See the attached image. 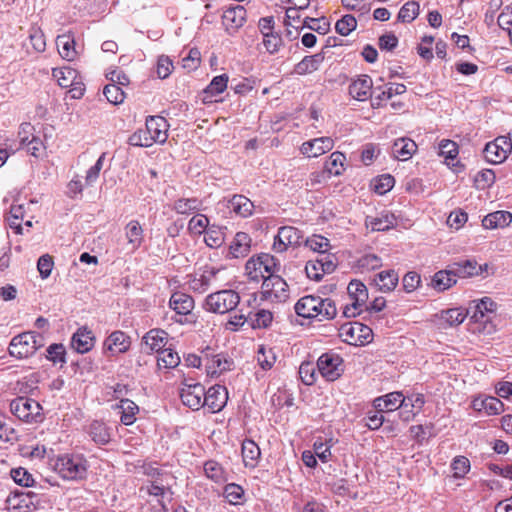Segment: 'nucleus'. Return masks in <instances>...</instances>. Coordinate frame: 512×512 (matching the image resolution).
<instances>
[{
  "instance_id": "obj_1",
  "label": "nucleus",
  "mask_w": 512,
  "mask_h": 512,
  "mask_svg": "<svg viewBox=\"0 0 512 512\" xmlns=\"http://www.w3.org/2000/svg\"><path fill=\"white\" fill-rule=\"evenodd\" d=\"M168 123L164 117L150 116L145 128L138 129L128 138V144L137 147H150L154 143L163 144L168 138Z\"/></svg>"
},
{
  "instance_id": "obj_2",
  "label": "nucleus",
  "mask_w": 512,
  "mask_h": 512,
  "mask_svg": "<svg viewBox=\"0 0 512 512\" xmlns=\"http://www.w3.org/2000/svg\"><path fill=\"white\" fill-rule=\"evenodd\" d=\"M44 346V338L35 331H27L14 336L9 345V354L17 359L32 356Z\"/></svg>"
},
{
  "instance_id": "obj_3",
  "label": "nucleus",
  "mask_w": 512,
  "mask_h": 512,
  "mask_svg": "<svg viewBox=\"0 0 512 512\" xmlns=\"http://www.w3.org/2000/svg\"><path fill=\"white\" fill-rule=\"evenodd\" d=\"M55 471L66 480L84 479L87 473V461L80 455H62L57 458Z\"/></svg>"
},
{
  "instance_id": "obj_4",
  "label": "nucleus",
  "mask_w": 512,
  "mask_h": 512,
  "mask_svg": "<svg viewBox=\"0 0 512 512\" xmlns=\"http://www.w3.org/2000/svg\"><path fill=\"white\" fill-rule=\"evenodd\" d=\"M240 302L239 294L230 289L220 290L209 294L204 303L206 311L225 314L232 311Z\"/></svg>"
},
{
  "instance_id": "obj_5",
  "label": "nucleus",
  "mask_w": 512,
  "mask_h": 512,
  "mask_svg": "<svg viewBox=\"0 0 512 512\" xmlns=\"http://www.w3.org/2000/svg\"><path fill=\"white\" fill-rule=\"evenodd\" d=\"M10 411L18 419L25 422H39L42 420V407L34 399L19 396L10 402Z\"/></svg>"
},
{
  "instance_id": "obj_6",
  "label": "nucleus",
  "mask_w": 512,
  "mask_h": 512,
  "mask_svg": "<svg viewBox=\"0 0 512 512\" xmlns=\"http://www.w3.org/2000/svg\"><path fill=\"white\" fill-rule=\"evenodd\" d=\"M278 270L277 260L270 254H261L256 258L252 257L245 264L246 274L253 281L264 280L267 277L264 273L270 275Z\"/></svg>"
},
{
  "instance_id": "obj_7",
  "label": "nucleus",
  "mask_w": 512,
  "mask_h": 512,
  "mask_svg": "<svg viewBox=\"0 0 512 512\" xmlns=\"http://www.w3.org/2000/svg\"><path fill=\"white\" fill-rule=\"evenodd\" d=\"M261 294L265 300L284 302L289 297L288 285L282 277L272 273L264 279Z\"/></svg>"
},
{
  "instance_id": "obj_8",
  "label": "nucleus",
  "mask_w": 512,
  "mask_h": 512,
  "mask_svg": "<svg viewBox=\"0 0 512 512\" xmlns=\"http://www.w3.org/2000/svg\"><path fill=\"white\" fill-rule=\"evenodd\" d=\"M512 151V140L508 136H499L485 145V159L492 164H500Z\"/></svg>"
},
{
  "instance_id": "obj_9",
  "label": "nucleus",
  "mask_w": 512,
  "mask_h": 512,
  "mask_svg": "<svg viewBox=\"0 0 512 512\" xmlns=\"http://www.w3.org/2000/svg\"><path fill=\"white\" fill-rule=\"evenodd\" d=\"M339 336L343 342L357 345L369 342L372 337V330L359 322L345 323L339 328Z\"/></svg>"
},
{
  "instance_id": "obj_10",
  "label": "nucleus",
  "mask_w": 512,
  "mask_h": 512,
  "mask_svg": "<svg viewBox=\"0 0 512 512\" xmlns=\"http://www.w3.org/2000/svg\"><path fill=\"white\" fill-rule=\"evenodd\" d=\"M342 358L335 353H324L317 361V367L321 375L328 381H334L342 373Z\"/></svg>"
},
{
  "instance_id": "obj_11",
  "label": "nucleus",
  "mask_w": 512,
  "mask_h": 512,
  "mask_svg": "<svg viewBox=\"0 0 512 512\" xmlns=\"http://www.w3.org/2000/svg\"><path fill=\"white\" fill-rule=\"evenodd\" d=\"M205 395V388L200 383H185L180 390L182 403L194 411L204 407Z\"/></svg>"
},
{
  "instance_id": "obj_12",
  "label": "nucleus",
  "mask_w": 512,
  "mask_h": 512,
  "mask_svg": "<svg viewBox=\"0 0 512 512\" xmlns=\"http://www.w3.org/2000/svg\"><path fill=\"white\" fill-rule=\"evenodd\" d=\"M303 241L302 232L293 226H283L279 228L273 244V248L278 252H283L289 246H298Z\"/></svg>"
},
{
  "instance_id": "obj_13",
  "label": "nucleus",
  "mask_w": 512,
  "mask_h": 512,
  "mask_svg": "<svg viewBox=\"0 0 512 512\" xmlns=\"http://www.w3.org/2000/svg\"><path fill=\"white\" fill-rule=\"evenodd\" d=\"M247 12L241 5L229 7L222 15V22L228 34H235L246 22Z\"/></svg>"
},
{
  "instance_id": "obj_14",
  "label": "nucleus",
  "mask_w": 512,
  "mask_h": 512,
  "mask_svg": "<svg viewBox=\"0 0 512 512\" xmlns=\"http://www.w3.org/2000/svg\"><path fill=\"white\" fill-rule=\"evenodd\" d=\"M334 147V140L331 137H319L303 142L300 152L308 158H317Z\"/></svg>"
},
{
  "instance_id": "obj_15",
  "label": "nucleus",
  "mask_w": 512,
  "mask_h": 512,
  "mask_svg": "<svg viewBox=\"0 0 512 512\" xmlns=\"http://www.w3.org/2000/svg\"><path fill=\"white\" fill-rule=\"evenodd\" d=\"M227 400V389L221 385H214L206 391L204 407H207L212 413H216L225 407Z\"/></svg>"
},
{
  "instance_id": "obj_16",
  "label": "nucleus",
  "mask_w": 512,
  "mask_h": 512,
  "mask_svg": "<svg viewBox=\"0 0 512 512\" xmlns=\"http://www.w3.org/2000/svg\"><path fill=\"white\" fill-rule=\"evenodd\" d=\"M406 400L402 392H391L384 396L377 397L373 401V406L377 412L394 411L398 408L406 409Z\"/></svg>"
},
{
  "instance_id": "obj_17",
  "label": "nucleus",
  "mask_w": 512,
  "mask_h": 512,
  "mask_svg": "<svg viewBox=\"0 0 512 512\" xmlns=\"http://www.w3.org/2000/svg\"><path fill=\"white\" fill-rule=\"evenodd\" d=\"M373 81L368 75H360L349 85V94L358 101H366L372 95Z\"/></svg>"
},
{
  "instance_id": "obj_18",
  "label": "nucleus",
  "mask_w": 512,
  "mask_h": 512,
  "mask_svg": "<svg viewBox=\"0 0 512 512\" xmlns=\"http://www.w3.org/2000/svg\"><path fill=\"white\" fill-rule=\"evenodd\" d=\"M251 237L245 232H238L235 234L232 242L229 245L227 257L229 258H243L246 257L251 249Z\"/></svg>"
},
{
  "instance_id": "obj_19",
  "label": "nucleus",
  "mask_w": 512,
  "mask_h": 512,
  "mask_svg": "<svg viewBox=\"0 0 512 512\" xmlns=\"http://www.w3.org/2000/svg\"><path fill=\"white\" fill-rule=\"evenodd\" d=\"M130 338L122 331H114L104 342V349L112 355L124 353L129 349Z\"/></svg>"
},
{
  "instance_id": "obj_20",
  "label": "nucleus",
  "mask_w": 512,
  "mask_h": 512,
  "mask_svg": "<svg viewBox=\"0 0 512 512\" xmlns=\"http://www.w3.org/2000/svg\"><path fill=\"white\" fill-rule=\"evenodd\" d=\"M85 430L91 440L97 445H105L111 439V429L102 421H92Z\"/></svg>"
},
{
  "instance_id": "obj_21",
  "label": "nucleus",
  "mask_w": 512,
  "mask_h": 512,
  "mask_svg": "<svg viewBox=\"0 0 512 512\" xmlns=\"http://www.w3.org/2000/svg\"><path fill=\"white\" fill-rule=\"evenodd\" d=\"M417 150L416 143L410 138L396 139L392 145L391 153L400 161L409 160Z\"/></svg>"
},
{
  "instance_id": "obj_22",
  "label": "nucleus",
  "mask_w": 512,
  "mask_h": 512,
  "mask_svg": "<svg viewBox=\"0 0 512 512\" xmlns=\"http://www.w3.org/2000/svg\"><path fill=\"white\" fill-rule=\"evenodd\" d=\"M169 307L178 315H188L194 309V299L183 292H174L169 300Z\"/></svg>"
},
{
  "instance_id": "obj_23",
  "label": "nucleus",
  "mask_w": 512,
  "mask_h": 512,
  "mask_svg": "<svg viewBox=\"0 0 512 512\" xmlns=\"http://www.w3.org/2000/svg\"><path fill=\"white\" fill-rule=\"evenodd\" d=\"M405 400L407 408L401 409L399 416L403 421L409 422L422 410L425 399L423 394H411Z\"/></svg>"
},
{
  "instance_id": "obj_24",
  "label": "nucleus",
  "mask_w": 512,
  "mask_h": 512,
  "mask_svg": "<svg viewBox=\"0 0 512 512\" xmlns=\"http://www.w3.org/2000/svg\"><path fill=\"white\" fill-rule=\"evenodd\" d=\"M373 282L381 292H391L398 285L399 275L392 269L381 271L374 276Z\"/></svg>"
},
{
  "instance_id": "obj_25",
  "label": "nucleus",
  "mask_w": 512,
  "mask_h": 512,
  "mask_svg": "<svg viewBox=\"0 0 512 512\" xmlns=\"http://www.w3.org/2000/svg\"><path fill=\"white\" fill-rule=\"evenodd\" d=\"M322 303V298L314 295H307L300 298L295 304V312L303 318H313L317 305Z\"/></svg>"
},
{
  "instance_id": "obj_26",
  "label": "nucleus",
  "mask_w": 512,
  "mask_h": 512,
  "mask_svg": "<svg viewBox=\"0 0 512 512\" xmlns=\"http://www.w3.org/2000/svg\"><path fill=\"white\" fill-rule=\"evenodd\" d=\"M72 347L81 354L90 351L94 346V337L87 328H80L73 335L71 341Z\"/></svg>"
},
{
  "instance_id": "obj_27",
  "label": "nucleus",
  "mask_w": 512,
  "mask_h": 512,
  "mask_svg": "<svg viewBox=\"0 0 512 512\" xmlns=\"http://www.w3.org/2000/svg\"><path fill=\"white\" fill-rule=\"evenodd\" d=\"M324 61L323 53H316L305 56L299 63L295 65L294 72L298 75L311 74L317 71Z\"/></svg>"
},
{
  "instance_id": "obj_28",
  "label": "nucleus",
  "mask_w": 512,
  "mask_h": 512,
  "mask_svg": "<svg viewBox=\"0 0 512 512\" xmlns=\"http://www.w3.org/2000/svg\"><path fill=\"white\" fill-rule=\"evenodd\" d=\"M168 334L164 330L152 329L143 337L145 348L150 352H158L165 348Z\"/></svg>"
},
{
  "instance_id": "obj_29",
  "label": "nucleus",
  "mask_w": 512,
  "mask_h": 512,
  "mask_svg": "<svg viewBox=\"0 0 512 512\" xmlns=\"http://www.w3.org/2000/svg\"><path fill=\"white\" fill-rule=\"evenodd\" d=\"M206 360L207 373L212 377L231 370L233 366V361L223 354H216L211 358L206 357Z\"/></svg>"
},
{
  "instance_id": "obj_30",
  "label": "nucleus",
  "mask_w": 512,
  "mask_h": 512,
  "mask_svg": "<svg viewBox=\"0 0 512 512\" xmlns=\"http://www.w3.org/2000/svg\"><path fill=\"white\" fill-rule=\"evenodd\" d=\"M365 224L372 231H387L396 225V217L390 212H382L377 217H367Z\"/></svg>"
},
{
  "instance_id": "obj_31",
  "label": "nucleus",
  "mask_w": 512,
  "mask_h": 512,
  "mask_svg": "<svg viewBox=\"0 0 512 512\" xmlns=\"http://www.w3.org/2000/svg\"><path fill=\"white\" fill-rule=\"evenodd\" d=\"M457 283V276L454 273L453 268L447 270H441L434 274L431 285L438 291L443 292Z\"/></svg>"
},
{
  "instance_id": "obj_32",
  "label": "nucleus",
  "mask_w": 512,
  "mask_h": 512,
  "mask_svg": "<svg viewBox=\"0 0 512 512\" xmlns=\"http://www.w3.org/2000/svg\"><path fill=\"white\" fill-rule=\"evenodd\" d=\"M125 236L128 245L133 251L142 245L144 239V231L137 220H131L127 223L125 226Z\"/></svg>"
},
{
  "instance_id": "obj_33",
  "label": "nucleus",
  "mask_w": 512,
  "mask_h": 512,
  "mask_svg": "<svg viewBox=\"0 0 512 512\" xmlns=\"http://www.w3.org/2000/svg\"><path fill=\"white\" fill-rule=\"evenodd\" d=\"M261 451L259 446L251 439H245L242 443V458L245 467L255 468L258 464Z\"/></svg>"
},
{
  "instance_id": "obj_34",
  "label": "nucleus",
  "mask_w": 512,
  "mask_h": 512,
  "mask_svg": "<svg viewBox=\"0 0 512 512\" xmlns=\"http://www.w3.org/2000/svg\"><path fill=\"white\" fill-rule=\"evenodd\" d=\"M512 221V214L508 211H495L486 215L482 220V226L485 229H495L505 227Z\"/></svg>"
},
{
  "instance_id": "obj_35",
  "label": "nucleus",
  "mask_w": 512,
  "mask_h": 512,
  "mask_svg": "<svg viewBox=\"0 0 512 512\" xmlns=\"http://www.w3.org/2000/svg\"><path fill=\"white\" fill-rule=\"evenodd\" d=\"M56 45L58 52L63 59L72 61L77 56L75 40L73 36L69 34L59 35L56 39Z\"/></svg>"
},
{
  "instance_id": "obj_36",
  "label": "nucleus",
  "mask_w": 512,
  "mask_h": 512,
  "mask_svg": "<svg viewBox=\"0 0 512 512\" xmlns=\"http://www.w3.org/2000/svg\"><path fill=\"white\" fill-rule=\"evenodd\" d=\"M229 208L237 215L247 218L253 214L254 204L244 195H234L229 201Z\"/></svg>"
},
{
  "instance_id": "obj_37",
  "label": "nucleus",
  "mask_w": 512,
  "mask_h": 512,
  "mask_svg": "<svg viewBox=\"0 0 512 512\" xmlns=\"http://www.w3.org/2000/svg\"><path fill=\"white\" fill-rule=\"evenodd\" d=\"M346 161V156L339 151L333 152L324 165V169L328 173L329 176H340L345 168L344 162Z\"/></svg>"
},
{
  "instance_id": "obj_38",
  "label": "nucleus",
  "mask_w": 512,
  "mask_h": 512,
  "mask_svg": "<svg viewBox=\"0 0 512 512\" xmlns=\"http://www.w3.org/2000/svg\"><path fill=\"white\" fill-rule=\"evenodd\" d=\"M347 293L351 301L356 302V304H362L366 306V302L368 300V290L361 281L352 280L347 286Z\"/></svg>"
},
{
  "instance_id": "obj_39",
  "label": "nucleus",
  "mask_w": 512,
  "mask_h": 512,
  "mask_svg": "<svg viewBox=\"0 0 512 512\" xmlns=\"http://www.w3.org/2000/svg\"><path fill=\"white\" fill-rule=\"evenodd\" d=\"M452 268L457 278H466L478 275L482 270V267L473 260H465L463 262L454 263Z\"/></svg>"
},
{
  "instance_id": "obj_40",
  "label": "nucleus",
  "mask_w": 512,
  "mask_h": 512,
  "mask_svg": "<svg viewBox=\"0 0 512 512\" xmlns=\"http://www.w3.org/2000/svg\"><path fill=\"white\" fill-rule=\"evenodd\" d=\"M52 75L62 88H68L75 84V80L78 78L77 71L71 67L53 69Z\"/></svg>"
},
{
  "instance_id": "obj_41",
  "label": "nucleus",
  "mask_w": 512,
  "mask_h": 512,
  "mask_svg": "<svg viewBox=\"0 0 512 512\" xmlns=\"http://www.w3.org/2000/svg\"><path fill=\"white\" fill-rule=\"evenodd\" d=\"M315 310L313 318H316L319 321L331 320L337 314L336 305L334 301L329 298H322V303L317 305Z\"/></svg>"
},
{
  "instance_id": "obj_42",
  "label": "nucleus",
  "mask_w": 512,
  "mask_h": 512,
  "mask_svg": "<svg viewBox=\"0 0 512 512\" xmlns=\"http://www.w3.org/2000/svg\"><path fill=\"white\" fill-rule=\"evenodd\" d=\"M157 353V363L159 367L172 369L177 367L180 363V357L178 353L171 348H164Z\"/></svg>"
},
{
  "instance_id": "obj_43",
  "label": "nucleus",
  "mask_w": 512,
  "mask_h": 512,
  "mask_svg": "<svg viewBox=\"0 0 512 512\" xmlns=\"http://www.w3.org/2000/svg\"><path fill=\"white\" fill-rule=\"evenodd\" d=\"M204 241L210 248H218L225 241V234L221 227L211 225L204 232Z\"/></svg>"
},
{
  "instance_id": "obj_44",
  "label": "nucleus",
  "mask_w": 512,
  "mask_h": 512,
  "mask_svg": "<svg viewBox=\"0 0 512 512\" xmlns=\"http://www.w3.org/2000/svg\"><path fill=\"white\" fill-rule=\"evenodd\" d=\"M119 408L121 409V422L124 425H131L136 420V414L139 411L138 406L129 399H122Z\"/></svg>"
},
{
  "instance_id": "obj_45",
  "label": "nucleus",
  "mask_w": 512,
  "mask_h": 512,
  "mask_svg": "<svg viewBox=\"0 0 512 512\" xmlns=\"http://www.w3.org/2000/svg\"><path fill=\"white\" fill-rule=\"evenodd\" d=\"M202 202L197 198H181L175 201L174 210L179 214H190L201 209Z\"/></svg>"
},
{
  "instance_id": "obj_46",
  "label": "nucleus",
  "mask_w": 512,
  "mask_h": 512,
  "mask_svg": "<svg viewBox=\"0 0 512 512\" xmlns=\"http://www.w3.org/2000/svg\"><path fill=\"white\" fill-rule=\"evenodd\" d=\"M458 145L456 142L444 139L439 143V155L443 156L448 165H454V161L458 156Z\"/></svg>"
},
{
  "instance_id": "obj_47",
  "label": "nucleus",
  "mask_w": 512,
  "mask_h": 512,
  "mask_svg": "<svg viewBox=\"0 0 512 512\" xmlns=\"http://www.w3.org/2000/svg\"><path fill=\"white\" fill-rule=\"evenodd\" d=\"M419 11L418 2L408 1L400 8L398 20L403 23H411L419 15Z\"/></svg>"
},
{
  "instance_id": "obj_48",
  "label": "nucleus",
  "mask_w": 512,
  "mask_h": 512,
  "mask_svg": "<svg viewBox=\"0 0 512 512\" xmlns=\"http://www.w3.org/2000/svg\"><path fill=\"white\" fill-rule=\"evenodd\" d=\"M276 361V355L272 348L261 345L257 351V362L263 370H269Z\"/></svg>"
},
{
  "instance_id": "obj_49",
  "label": "nucleus",
  "mask_w": 512,
  "mask_h": 512,
  "mask_svg": "<svg viewBox=\"0 0 512 512\" xmlns=\"http://www.w3.org/2000/svg\"><path fill=\"white\" fill-rule=\"evenodd\" d=\"M466 316L467 314L460 308L444 310L440 314L441 320H443L449 326H456L461 324L465 320Z\"/></svg>"
},
{
  "instance_id": "obj_50",
  "label": "nucleus",
  "mask_w": 512,
  "mask_h": 512,
  "mask_svg": "<svg viewBox=\"0 0 512 512\" xmlns=\"http://www.w3.org/2000/svg\"><path fill=\"white\" fill-rule=\"evenodd\" d=\"M305 246L309 247L312 251L324 254L330 248V243L327 238L321 235H312L305 240Z\"/></svg>"
},
{
  "instance_id": "obj_51",
  "label": "nucleus",
  "mask_w": 512,
  "mask_h": 512,
  "mask_svg": "<svg viewBox=\"0 0 512 512\" xmlns=\"http://www.w3.org/2000/svg\"><path fill=\"white\" fill-rule=\"evenodd\" d=\"M204 472L208 478L220 483L225 481L224 470L222 466L216 461H207L204 464Z\"/></svg>"
},
{
  "instance_id": "obj_52",
  "label": "nucleus",
  "mask_w": 512,
  "mask_h": 512,
  "mask_svg": "<svg viewBox=\"0 0 512 512\" xmlns=\"http://www.w3.org/2000/svg\"><path fill=\"white\" fill-rule=\"evenodd\" d=\"M357 27L356 18L353 15L347 14L339 19L335 24L337 33L342 36L349 35Z\"/></svg>"
},
{
  "instance_id": "obj_53",
  "label": "nucleus",
  "mask_w": 512,
  "mask_h": 512,
  "mask_svg": "<svg viewBox=\"0 0 512 512\" xmlns=\"http://www.w3.org/2000/svg\"><path fill=\"white\" fill-rule=\"evenodd\" d=\"M228 76L226 74L215 76L210 84L204 90L207 95L215 96L222 93L227 88Z\"/></svg>"
},
{
  "instance_id": "obj_54",
  "label": "nucleus",
  "mask_w": 512,
  "mask_h": 512,
  "mask_svg": "<svg viewBox=\"0 0 512 512\" xmlns=\"http://www.w3.org/2000/svg\"><path fill=\"white\" fill-rule=\"evenodd\" d=\"M103 94L106 99L114 105L121 104L125 99L124 91L116 84H107L104 87Z\"/></svg>"
},
{
  "instance_id": "obj_55",
  "label": "nucleus",
  "mask_w": 512,
  "mask_h": 512,
  "mask_svg": "<svg viewBox=\"0 0 512 512\" xmlns=\"http://www.w3.org/2000/svg\"><path fill=\"white\" fill-rule=\"evenodd\" d=\"M305 272L309 279L319 281L323 275V259L309 260L305 265Z\"/></svg>"
},
{
  "instance_id": "obj_56",
  "label": "nucleus",
  "mask_w": 512,
  "mask_h": 512,
  "mask_svg": "<svg viewBox=\"0 0 512 512\" xmlns=\"http://www.w3.org/2000/svg\"><path fill=\"white\" fill-rule=\"evenodd\" d=\"M494 182L495 173L490 169L479 171L474 177L475 186L480 190L489 188Z\"/></svg>"
},
{
  "instance_id": "obj_57",
  "label": "nucleus",
  "mask_w": 512,
  "mask_h": 512,
  "mask_svg": "<svg viewBox=\"0 0 512 512\" xmlns=\"http://www.w3.org/2000/svg\"><path fill=\"white\" fill-rule=\"evenodd\" d=\"M106 157V153H102L99 158L97 159L96 163L91 166L88 171L86 172L85 176V185L86 186H93L94 183L99 178L100 172L103 168V163Z\"/></svg>"
},
{
  "instance_id": "obj_58",
  "label": "nucleus",
  "mask_w": 512,
  "mask_h": 512,
  "mask_svg": "<svg viewBox=\"0 0 512 512\" xmlns=\"http://www.w3.org/2000/svg\"><path fill=\"white\" fill-rule=\"evenodd\" d=\"M29 41L33 49L40 53L46 49V40L40 28L33 27L30 29Z\"/></svg>"
},
{
  "instance_id": "obj_59",
  "label": "nucleus",
  "mask_w": 512,
  "mask_h": 512,
  "mask_svg": "<svg viewBox=\"0 0 512 512\" xmlns=\"http://www.w3.org/2000/svg\"><path fill=\"white\" fill-rule=\"evenodd\" d=\"M208 227L209 219L203 214H197L196 216H193L188 223L189 231L194 234H202L207 230Z\"/></svg>"
},
{
  "instance_id": "obj_60",
  "label": "nucleus",
  "mask_w": 512,
  "mask_h": 512,
  "mask_svg": "<svg viewBox=\"0 0 512 512\" xmlns=\"http://www.w3.org/2000/svg\"><path fill=\"white\" fill-rule=\"evenodd\" d=\"M224 495L230 504L236 505L240 503L244 495V490L240 485L230 483L225 486Z\"/></svg>"
},
{
  "instance_id": "obj_61",
  "label": "nucleus",
  "mask_w": 512,
  "mask_h": 512,
  "mask_svg": "<svg viewBox=\"0 0 512 512\" xmlns=\"http://www.w3.org/2000/svg\"><path fill=\"white\" fill-rule=\"evenodd\" d=\"M502 408L503 403L496 397L490 396L481 400L480 407L478 409H484L487 414L495 415L499 414L502 411Z\"/></svg>"
},
{
  "instance_id": "obj_62",
  "label": "nucleus",
  "mask_w": 512,
  "mask_h": 512,
  "mask_svg": "<svg viewBox=\"0 0 512 512\" xmlns=\"http://www.w3.org/2000/svg\"><path fill=\"white\" fill-rule=\"evenodd\" d=\"M11 477L17 483L18 485L24 486V487H30L33 485L34 479L32 478V475L28 473V471L22 467L12 469L11 470Z\"/></svg>"
},
{
  "instance_id": "obj_63",
  "label": "nucleus",
  "mask_w": 512,
  "mask_h": 512,
  "mask_svg": "<svg viewBox=\"0 0 512 512\" xmlns=\"http://www.w3.org/2000/svg\"><path fill=\"white\" fill-rule=\"evenodd\" d=\"M451 467L454 471V477L462 478L470 470V461L464 456H457L454 458Z\"/></svg>"
},
{
  "instance_id": "obj_64",
  "label": "nucleus",
  "mask_w": 512,
  "mask_h": 512,
  "mask_svg": "<svg viewBox=\"0 0 512 512\" xmlns=\"http://www.w3.org/2000/svg\"><path fill=\"white\" fill-rule=\"evenodd\" d=\"M66 350L62 344H52L47 348V359L53 363H65Z\"/></svg>"
}]
</instances>
